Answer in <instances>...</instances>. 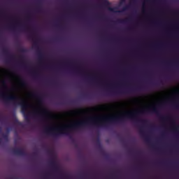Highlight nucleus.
Masks as SVG:
<instances>
[{
  "label": "nucleus",
  "instance_id": "1",
  "mask_svg": "<svg viewBox=\"0 0 179 179\" xmlns=\"http://www.w3.org/2000/svg\"><path fill=\"white\" fill-rule=\"evenodd\" d=\"M151 113V108H147L141 110L134 112H126L121 116H101L90 117L85 120L76 122L71 124L66 125L62 127H45L44 132L47 135H52L55 138L58 136H71V131H78L86 128V127H91L94 125L97 128H108L111 124H118L124 122L125 120H131L134 122H142L143 124H148V120H139V115L143 114H149Z\"/></svg>",
  "mask_w": 179,
  "mask_h": 179
},
{
  "label": "nucleus",
  "instance_id": "2",
  "mask_svg": "<svg viewBox=\"0 0 179 179\" xmlns=\"http://www.w3.org/2000/svg\"><path fill=\"white\" fill-rule=\"evenodd\" d=\"M1 99L5 101V103H10L12 101L13 106L16 107L17 104L21 106V111L22 114H25L27 113V109L29 108V104L26 102V100L22 99L17 97L16 95L10 94V95H5L3 94H1Z\"/></svg>",
  "mask_w": 179,
  "mask_h": 179
},
{
  "label": "nucleus",
  "instance_id": "3",
  "mask_svg": "<svg viewBox=\"0 0 179 179\" xmlns=\"http://www.w3.org/2000/svg\"><path fill=\"white\" fill-rule=\"evenodd\" d=\"M50 112L48 109L46 108H43L41 110H35L33 113L32 115L34 117H38L40 118L41 121H45L48 115H50Z\"/></svg>",
  "mask_w": 179,
  "mask_h": 179
},
{
  "label": "nucleus",
  "instance_id": "4",
  "mask_svg": "<svg viewBox=\"0 0 179 179\" xmlns=\"http://www.w3.org/2000/svg\"><path fill=\"white\" fill-rule=\"evenodd\" d=\"M31 40L34 43V47L36 49V52L38 54V57L39 58V61H43L44 59V53L43 52V50L40 48L38 46V38L34 37L31 38Z\"/></svg>",
  "mask_w": 179,
  "mask_h": 179
},
{
  "label": "nucleus",
  "instance_id": "5",
  "mask_svg": "<svg viewBox=\"0 0 179 179\" xmlns=\"http://www.w3.org/2000/svg\"><path fill=\"white\" fill-rule=\"evenodd\" d=\"M105 6L107 8L109 12H113L114 13H122V12H125V10H128L129 8H131V4L125 6L121 10H115L117 8H112L110 6V1H105Z\"/></svg>",
  "mask_w": 179,
  "mask_h": 179
},
{
  "label": "nucleus",
  "instance_id": "6",
  "mask_svg": "<svg viewBox=\"0 0 179 179\" xmlns=\"http://www.w3.org/2000/svg\"><path fill=\"white\" fill-rule=\"evenodd\" d=\"M12 153L16 156H27V153L23 148H13Z\"/></svg>",
  "mask_w": 179,
  "mask_h": 179
},
{
  "label": "nucleus",
  "instance_id": "7",
  "mask_svg": "<svg viewBox=\"0 0 179 179\" xmlns=\"http://www.w3.org/2000/svg\"><path fill=\"white\" fill-rule=\"evenodd\" d=\"M2 53L6 55V57H8L9 59H15L16 57L15 55H10V52H9V50L6 48H3L1 50Z\"/></svg>",
  "mask_w": 179,
  "mask_h": 179
},
{
  "label": "nucleus",
  "instance_id": "8",
  "mask_svg": "<svg viewBox=\"0 0 179 179\" xmlns=\"http://www.w3.org/2000/svg\"><path fill=\"white\" fill-rule=\"evenodd\" d=\"M139 132H140L141 135L143 136V138H145V140L146 142H148V143L150 142V139L149 138V137H148L146 136V133L145 132L143 127H140Z\"/></svg>",
  "mask_w": 179,
  "mask_h": 179
},
{
  "label": "nucleus",
  "instance_id": "9",
  "mask_svg": "<svg viewBox=\"0 0 179 179\" xmlns=\"http://www.w3.org/2000/svg\"><path fill=\"white\" fill-rule=\"evenodd\" d=\"M50 165L52 169L55 170V171L59 172V168L58 167V165H57V162L55 161L52 160L50 162Z\"/></svg>",
  "mask_w": 179,
  "mask_h": 179
},
{
  "label": "nucleus",
  "instance_id": "10",
  "mask_svg": "<svg viewBox=\"0 0 179 179\" xmlns=\"http://www.w3.org/2000/svg\"><path fill=\"white\" fill-rule=\"evenodd\" d=\"M27 122H30V115H31V112H28L26 113H22Z\"/></svg>",
  "mask_w": 179,
  "mask_h": 179
},
{
  "label": "nucleus",
  "instance_id": "11",
  "mask_svg": "<svg viewBox=\"0 0 179 179\" xmlns=\"http://www.w3.org/2000/svg\"><path fill=\"white\" fill-rule=\"evenodd\" d=\"M32 96L34 97H37L40 104H43V96H41V95H38L37 94H32Z\"/></svg>",
  "mask_w": 179,
  "mask_h": 179
},
{
  "label": "nucleus",
  "instance_id": "12",
  "mask_svg": "<svg viewBox=\"0 0 179 179\" xmlns=\"http://www.w3.org/2000/svg\"><path fill=\"white\" fill-rule=\"evenodd\" d=\"M129 20H131V18L120 19V20H117V22L122 23V24H125V23H128L129 22Z\"/></svg>",
  "mask_w": 179,
  "mask_h": 179
},
{
  "label": "nucleus",
  "instance_id": "13",
  "mask_svg": "<svg viewBox=\"0 0 179 179\" xmlns=\"http://www.w3.org/2000/svg\"><path fill=\"white\" fill-rule=\"evenodd\" d=\"M173 125H174V129H173V132H175L176 134H178L179 130H178V125H176V122L174 121H173Z\"/></svg>",
  "mask_w": 179,
  "mask_h": 179
},
{
  "label": "nucleus",
  "instance_id": "14",
  "mask_svg": "<svg viewBox=\"0 0 179 179\" xmlns=\"http://www.w3.org/2000/svg\"><path fill=\"white\" fill-rule=\"evenodd\" d=\"M20 59L21 61V64L24 66H26V62H24V56L21 55L20 56Z\"/></svg>",
  "mask_w": 179,
  "mask_h": 179
},
{
  "label": "nucleus",
  "instance_id": "15",
  "mask_svg": "<svg viewBox=\"0 0 179 179\" xmlns=\"http://www.w3.org/2000/svg\"><path fill=\"white\" fill-rule=\"evenodd\" d=\"M31 73L34 78H37L38 76V72H37L36 70H31Z\"/></svg>",
  "mask_w": 179,
  "mask_h": 179
},
{
  "label": "nucleus",
  "instance_id": "16",
  "mask_svg": "<svg viewBox=\"0 0 179 179\" xmlns=\"http://www.w3.org/2000/svg\"><path fill=\"white\" fill-rule=\"evenodd\" d=\"M20 85L21 86H23L24 87H26V86H27V82H26V80L21 79L20 80Z\"/></svg>",
  "mask_w": 179,
  "mask_h": 179
},
{
  "label": "nucleus",
  "instance_id": "17",
  "mask_svg": "<svg viewBox=\"0 0 179 179\" xmlns=\"http://www.w3.org/2000/svg\"><path fill=\"white\" fill-rule=\"evenodd\" d=\"M2 136L3 139L6 140V142L9 141V134H2Z\"/></svg>",
  "mask_w": 179,
  "mask_h": 179
},
{
  "label": "nucleus",
  "instance_id": "18",
  "mask_svg": "<svg viewBox=\"0 0 179 179\" xmlns=\"http://www.w3.org/2000/svg\"><path fill=\"white\" fill-rule=\"evenodd\" d=\"M41 3L42 1H38V9H37V12L41 13Z\"/></svg>",
  "mask_w": 179,
  "mask_h": 179
},
{
  "label": "nucleus",
  "instance_id": "19",
  "mask_svg": "<svg viewBox=\"0 0 179 179\" xmlns=\"http://www.w3.org/2000/svg\"><path fill=\"white\" fill-rule=\"evenodd\" d=\"M172 104H173V107H175V108H179L178 101H175L172 102Z\"/></svg>",
  "mask_w": 179,
  "mask_h": 179
},
{
  "label": "nucleus",
  "instance_id": "20",
  "mask_svg": "<svg viewBox=\"0 0 179 179\" xmlns=\"http://www.w3.org/2000/svg\"><path fill=\"white\" fill-rule=\"evenodd\" d=\"M19 51H20V52H22L23 54H24V53L27 52V49H26L24 48L20 47Z\"/></svg>",
  "mask_w": 179,
  "mask_h": 179
},
{
  "label": "nucleus",
  "instance_id": "21",
  "mask_svg": "<svg viewBox=\"0 0 179 179\" xmlns=\"http://www.w3.org/2000/svg\"><path fill=\"white\" fill-rule=\"evenodd\" d=\"M173 67L175 68V69H178V61L176 60L173 62Z\"/></svg>",
  "mask_w": 179,
  "mask_h": 179
},
{
  "label": "nucleus",
  "instance_id": "22",
  "mask_svg": "<svg viewBox=\"0 0 179 179\" xmlns=\"http://www.w3.org/2000/svg\"><path fill=\"white\" fill-rule=\"evenodd\" d=\"M87 176H88L87 173H83L80 174V178H85V177H87Z\"/></svg>",
  "mask_w": 179,
  "mask_h": 179
},
{
  "label": "nucleus",
  "instance_id": "23",
  "mask_svg": "<svg viewBox=\"0 0 179 179\" xmlns=\"http://www.w3.org/2000/svg\"><path fill=\"white\" fill-rule=\"evenodd\" d=\"M14 124H18V125H21L22 123H20V122H19V120H17V118L15 117L14 118Z\"/></svg>",
  "mask_w": 179,
  "mask_h": 179
},
{
  "label": "nucleus",
  "instance_id": "24",
  "mask_svg": "<svg viewBox=\"0 0 179 179\" xmlns=\"http://www.w3.org/2000/svg\"><path fill=\"white\" fill-rule=\"evenodd\" d=\"M9 29H10V30H13V31H15V30H16V27H15V24L10 25L9 27Z\"/></svg>",
  "mask_w": 179,
  "mask_h": 179
},
{
  "label": "nucleus",
  "instance_id": "25",
  "mask_svg": "<svg viewBox=\"0 0 179 179\" xmlns=\"http://www.w3.org/2000/svg\"><path fill=\"white\" fill-rule=\"evenodd\" d=\"M97 145L99 148V149H101V143H100V139L97 140Z\"/></svg>",
  "mask_w": 179,
  "mask_h": 179
},
{
  "label": "nucleus",
  "instance_id": "26",
  "mask_svg": "<svg viewBox=\"0 0 179 179\" xmlns=\"http://www.w3.org/2000/svg\"><path fill=\"white\" fill-rule=\"evenodd\" d=\"M10 131H12V127H7L6 128V134H8L9 135V133L10 132Z\"/></svg>",
  "mask_w": 179,
  "mask_h": 179
},
{
  "label": "nucleus",
  "instance_id": "27",
  "mask_svg": "<svg viewBox=\"0 0 179 179\" xmlns=\"http://www.w3.org/2000/svg\"><path fill=\"white\" fill-rule=\"evenodd\" d=\"M85 111V109H80L78 111H71V113H83Z\"/></svg>",
  "mask_w": 179,
  "mask_h": 179
},
{
  "label": "nucleus",
  "instance_id": "28",
  "mask_svg": "<svg viewBox=\"0 0 179 179\" xmlns=\"http://www.w3.org/2000/svg\"><path fill=\"white\" fill-rule=\"evenodd\" d=\"M113 93L122 94V93H125V92L118 90V91L113 92Z\"/></svg>",
  "mask_w": 179,
  "mask_h": 179
},
{
  "label": "nucleus",
  "instance_id": "29",
  "mask_svg": "<svg viewBox=\"0 0 179 179\" xmlns=\"http://www.w3.org/2000/svg\"><path fill=\"white\" fill-rule=\"evenodd\" d=\"M62 177H64L66 179H70L71 178V176L69 175H62Z\"/></svg>",
  "mask_w": 179,
  "mask_h": 179
},
{
  "label": "nucleus",
  "instance_id": "30",
  "mask_svg": "<svg viewBox=\"0 0 179 179\" xmlns=\"http://www.w3.org/2000/svg\"><path fill=\"white\" fill-rule=\"evenodd\" d=\"M27 19H28V20H31V14L27 15Z\"/></svg>",
  "mask_w": 179,
  "mask_h": 179
},
{
  "label": "nucleus",
  "instance_id": "31",
  "mask_svg": "<svg viewBox=\"0 0 179 179\" xmlns=\"http://www.w3.org/2000/svg\"><path fill=\"white\" fill-rule=\"evenodd\" d=\"M0 122H5V117H0Z\"/></svg>",
  "mask_w": 179,
  "mask_h": 179
},
{
  "label": "nucleus",
  "instance_id": "32",
  "mask_svg": "<svg viewBox=\"0 0 179 179\" xmlns=\"http://www.w3.org/2000/svg\"><path fill=\"white\" fill-rule=\"evenodd\" d=\"M3 85H4V86L6 87V89H8V87L6 86V83L5 82V80L2 81Z\"/></svg>",
  "mask_w": 179,
  "mask_h": 179
},
{
  "label": "nucleus",
  "instance_id": "33",
  "mask_svg": "<svg viewBox=\"0 0 179 179\" xmlns=\"http://www.w3.org/2000/svg\"><path fill=\"white\" fill-rule=\"evenodd\" d=\"M48 176H50V173H46L45 175H44V178H48Z\"/></svg>",
  "mask_w": 179,
  "mask_h": 179
},
{
  "label": "nucleus",
  "instance_id": "34",
  "mask_svg": "<svg viewBox=\"0 0 179 179\" xmlns=\"http://www.w3.org/2000/svg\"><path fill=\"white\" fill-rule=\"evenodd\" d=\"M139 89H142V87H136L135 89H131V90H139Z\"/></svg>",
  "mask_w": 179,
  "mask_h": 179
},
{
  "label": "nucleus",
  "instance_id": "35",
  "mask_svg": "<svg viewBox=\"0 0 179 179\" xmlns=\"http://www.w3.org/2000/svg\"><path fill=\"white\" fill-rule=\"evenodd\" d=\"M9 179H19V178H14V177L10 176V177H9Z\"/></svg>",
  "mask_w": 179,
  "mask_h": 179
},
{
  "label": "nucleus",
  "instance_id": "36",
  "mask_svg": "<svg viewBox=\"0 0 179 179\" xmlns=\"http://www.w3.org/2000/svg\"><path fill=\"white\" fill-rule=\"evenodd\" d=\"M87 110H91L92 111H93V110H96V108H88Z\"/></svg>",
  "mask_w": 179,
  "mask_h": 179
},
{
  "label": "nucleus",
  "instance_id": "37",
  "mask_svg": "<svg viewBox=\"0 0 179 179\" xmlns=\"http://www.w3.org/2000/svg\"><path fill=\"white\" fill-rule=\"evenodd\" d=\"M94 80V78H89V80H90V82H93Z\"/></svg>",
  "mask_w": 179,
  "mask_h": 179
},
{
  "label": "nucleus",
  "instance_id": "38",
  "mask_svg": "<svg viewBox=\"0 0 179 179\" xmlns=\"http://www.w3.org/2000/svg\"><path fill=\"white\" fill-rule=\"evenodd\" d=\"M22 29H25L26 27L24 25H21Z\"/></svg>",
  "mask_w": 179,
  "mask_h": 179
},
{
  "label": "nucleus",
  "instance_id": "39",
  "mask_svg": "<svg viewBox=\"0 0 179 179\" xmlns=\"http://www.w3.org/2000/svg\"><path fill=\"white\" fill-rule=\"evenodd\" d=\"M2 143V139L0 138V145Z\"/></svg>",
  "mask_w": 179,
  "mask_h": 179
},
{
  "label": "nucleus",
  "instance_id": "40",
  "mask_svg": "<svg viewBox=\"0 0 179 179\" xmlns=\"http://www.w3.org/2000/svg\"><path fill=\"white\" fill-rule=\"evenodd\" d=\"M132 28H127V30H131Z\"/></svg>",
  "mask_w": 179,
  "mask_h": 179
},
{
  "label": "nucleus",
  "instance_id": "41",
  "mask_svg": "<svg viewBox=\"0 0 179 179\" xmlns=\"http://www.w3.org/2000/svg\"><path fill=\"white\" fill-rule=\"evenodd\" d=\"M122 1H123V2H125V0H122V2H121V3H122Z\"/></svg>",
  "mask_w": 179,
  "mask_h": 179
},
{
  "label": "nucleus",
  "instance_id": "42",
  "mask_svg": "<svg viewBox=\"0 0 179 179\" xmlns=\"http://www.w3.org/2000/svg\"><path fill=\"white\" fill-rule=\"evenodd\" d=\"M57 27H60V26H59V25H58V24H57Z\"/></svg>",
  "mask_w": 179,
  "mask_h": 179
},
{
  "label": "nucleus",
  "instance_id": "43",
  "mask_svg": "<svg viewBox=\"0 0 179 179\" xmlns=\"http://www.w3.org/2000/svg\"><path fill=\"white\" fill-rule=\"evenodd\" d=\"M157 150H158V152H160V150H159V149H157Z\"/></svg>",
  "mask_w": 179,
  "mask_h": 179
},
{
  "label": "nucleus",
  "instance_id": "44",
  "mask_svg": "<svg viewBox=\"0 0 179 179\" xmlns=\"http://www.w3.org/2000/svg\"><path fill=\"white\" fill-rule=\"evenodd\" d=\"M29 38H31V36H29Z\"/></svg>",
  "mask_w": 179,
  "mask_h": 179
},
{
  "label": "nucleus",
  "instance_id": "45",
  "mask_svg": "<svg viewBox=\"0 0 179 179\" xmlns=\"http://www.w3.org/2000/svg\"><path fill=\"white\" fill-rule=\"evenodd\" d=\"M100 108H103V106H101Z\"/></svg>",
  "mask_w": 179,
  "mask_h": 179
},
{
  "label": "nucleus",
  "instance_id": "46",
  "mask_svg": "<svg viewBox=\"0 0 179 179\" xmlns=\"http://www.w3.org/2000/svg\"><path fill=\"white\" fill-rule=\"evenodd\" d=\"M152 148H154V149H155V146H152Z\"/></svg>",
  "mask_w": 179,
  "mask_h": 179
},
{
  "label": "nucleus",
  "instance_id": "47",
  "mask_svg": "<svg viewBox=\"0 0 179 179\" xmlns=\"http://www.w3.org/2000/svg\"><path fill=\"white\" fill-rule=\"evenodd\" d=\"M0 36H1V34L0 33Z\"/></svg>",
  "mask_w": 179,
  "mask_h": 179
},
{
  "label": "nucleus",
  "instance_id": "48",
  "mask_svg": "<svg viewBox=\"0 0 179 179\" xmlns=\"http://www.w3.org/2000/svg\"><path fill=\"white\" fill-rule=\"evenodd\" d=\"M0 132H2V131H0Z\"/></svg>",
  "mask_w": 179,
  "mask_h": 179
}]
</instances>
